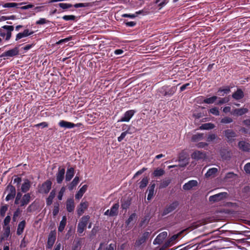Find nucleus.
Instances as JSON below:
<instances>
[{
	"label": "nucleus",
	"mask_w": 250,
	"mask_h": 250,
	"mask_svg": "<svg viewBox=\"0 0 250 250\" xmlns=\"http://www.w3.org/2000/svg\"><path fill=\"white\" fill-rule=\"evenodd\" d=\"M31 194L27 193L22 196V194L18 192L16 196L15 204L20 205V207L26 206L29 203L31 200Z\"/></svg>",
	"instance_id": "nucleus-1"
},
{
	"label": "nucleus",
	"mask_w": 250,
	"mask_h": 250,
	"mask_svg": "<svg viewBox=\"0 0 250 250\" xmlns=\"http://www.w3.org/2000/svg\"><path fill=\"white\" fill-rule=\"evenodd\" d=\"M14 27L12 25H4L0 28V37L5 41H8L11 38L12 32Z\"/></svg>",
	"instance_id": "nucleus-2"
},
{
	"label": "nucleus",
	"mask_w": 250,
	"mask_h": 250,
	"mask_svg": "<svg viewBox=\"0 0 250 250\" xmlns=\"http://www.w3.org/2000/svg\"><path fill=\"white\" fill-rule=\"evenodd\" d=\"M90 219L89 215L82 217L78 224L77 232L79 234H82L85 229L88 222Z\"/></svg>",
	"instance_id": "nucleus-3"
},
{
	"label": "nucleus",
	"mask_w": 250,
	"mask_h": 250,
	"mask_svg": "<svg viewBox=\"0 0 250 250\" xmlns=\"http://www.w3.org/2000/svg\"><path fill=\"white\" fill-rule=\"evenodd\" d=\"M176 91V88L175 86L169 87L168 86H164L159 89V92L163 96H171Z\"/></svg>",
	"instance_id": "nucleus-4"
},
{
	"label": "nucleus",
	"mask_w": 250,
	"mask_h": 250,
	"mask_svg": "<svg viewBox=\"0 0 250 250\" xmlns=\"http://www.w3.org/2000/svg\"><path fill=\"white\" fill-rule=\"evenodd\" d=\"M52 182L50 180H47L39 186L38 191L42 194H47L51 188Z\"/></svg>",
	"instance_id": "nucleus-5"
},
{
	"label": "nucleus",
	"mask_w": 250,
	"mask_h": 250,
	"mask_svg": "<svg viewBox=\"0 0 250 250\" xmlns=\"http://www.w3.org/2000/svg\"><path fill=\"white\" fill-rule=\"evenodd\" d=\"M179 202L178 201H174L171 204L167 206L164 209L162 215V216H165L167 214L174 211L179 206Z\"/></svg>",
	"instance_id": "nucleus-6"
},
{
	"label": "nucleus",
	"mask_w": 250,
	"mask_h": 250,
	"mask_svg": "<svg viewBox=\"0 0 250 250\" xmlns=\"http://www.w3.org/2000/svg\"><path fill=\"white\" fill-rule=\"evenodd\" d=\"M6 191L8 192L5 200L6 201L12 200L16 195V191L15 188L12 185H9L6 188Z\"/></svg>",
	"instance_id": "nucleus-7"
},
{
	"label": "nucleus",
	"mask_w": 250,
	"mask_h": 250,
	"mask_svg": "<svg viewBox=\"0 0 250 250\" xmlns=\"http://www.w3.org/2000/svg\"><path fill=\"white\" fill-rule=\"evenodd\" d=\"M228 193L227 192H221L215 195L210 196L209 198L210 201L217 202L227 198Z\"/></svg>",
	"instance_id": "nucleus-8"
},
{
	"label": "nucleus",
	"mask_w": 250,
	"mask_h": 250,
	"mask_svg": "<svg viewBox=\"0 0 250 250\" xmlns=\"http://www.w3.org/2000/svg\"><path fill=\"white\" fill-rule=\"evenodd\" d=\"M182 231H181L177 234H174L168 239L165 243V247H169L173 245L177 241L178 238L181 236Z\"/></svg>",
	"instance_id": "nucleus-9"
},
{
	"label": "nucleus",
	"mask_w": 250,
	"mask_h": 250,
	"mask_svg": "<svg viewBox=\"0 0 250 250\" xmlns=\"http://www.w3.org/2000/svg\"><path fill=\"white\" fill-rule=\"evenodd\" d=\"M56 240V233L55 231H51L48 235L46 248L51 249Z\"/></svg>",
	"instance_id": "nucleus-10"
},
{
	"label": "nucleus",
	"mask_w": 250,
	"mask_h": 250,
	"mask_svg": "<svg viewBox=\"0 0 250 250\" xmlns=\"http://www.w3.org/2000/svg\"><path fill=\"white\" fill-rule=\"evenodd\" d=\"M34 31L28 29H24L23 32H20L16 35L15 41H18L23 38L29 36L34 33Z\"/></svg>",
	"instance_id": "nucleus-11"
},
{
	"label": "nucleus",
	"mask_w": 250,
	"mask_h": 250,
	"mask_svg": "<svg viewBox=\"0 0 250 250\" xmlns=\"http://www.w3.org/2000/svg\"><path fill=\"white\" fill-rule=\"evenodd\" d=\"M19 52V48L16 47L12 49L9 50L3 53L0 57H14L18 55Z\"/></svg>",
	"instance_id": "nucleus-12"
},
{
	"label": "nucleus",
	"mask_w": 250,
	"mask_h": 250,
	"mask_svg": "<svg viewBox=\"0 0 250 250\" xmlns=\"http://www.w3.org/2000/svg\"><path fill=\"white\" fill-rule=\"evenodd\" d=\"M135 113V111L133 110H129L126 111L124 114L123 116L119 120H118V122H129Z\"/></svg>",
	"instance_id": "nucleus-13"
},
{
	"label": "nucleus",
	"mask_w": 250,
	"mask_h": 250,
	"mask_svg": "<svg viewBox=\"0 0 250 250\" xmlns=\"http://www.w3.org/2000/svg\"><path fill=\"white\" fill-rule=\"evenodd\" d=\"M198 183L197 180H190L183 186V189L184 190H189L192 189L198 186Z\"/></svg>",
	"instance_id": "nucleus-14"
},
{
	"label": "nucleus",
	"mask_w": 250,
	"mask_h": 250,
	"mask_svg": "<svg viewBox=\"0 0 250 250\" xmlns=\"http://www.w3.org/2000/svg\"><path fill=\"white\" fill-rule=\"evenodd\" d=\"M207 157L205 152L196 150L191 154V158L196 160L205 159Z\"/></svg>",
	"instance_id": "nucleus-15"
},
{
	"label": "nucleus",
	"mask_w": 250,
	"mask_h": 250,
	"mask_svg": "<svg viewBox=\"0 0 250 250\" xmlns=\"http://www.w3.org/2000/svg\"><path fill=\"white\" fill-rule=\"evenodd\" d=\"M65 173V169L64 168H59L58 171L56 174V180L58 184H61L62 182Z\"/></svg>",
	"instance_id": "nucleus-16"
},
{
	"label": "nucleus",
	"mask_w": 250,
	"mask_h": 250,
	"mask_svg": "<svg viewBox=\"0 0 250 250\" xmlns=\"http://www.w3.org/2000/svg\"><path fill=\"white\" fill-rule=\"evenodd\" d=\"M167 233L166 231H163L160 233L155 238L154 243H161L163 240L167 237Z\"/></svg>",
	"instance_id": "nucleus-17"
},
{
	"label": "nucleus",
	"mask_w": 250,
	"mask_h": 250,
	"mask_svg": "<svg viewBox=\"0 0 250 250\" xmlns=\"http://www.w3.org/2000/svg\"><path fill=\"white\" fill-rule=\"evenodd\" d=\"M66 208L67 210L69 212L73 211L75 208V205L74 200L73 199L70 198L67 200L66 203Z\"/></svg>",
	"instance_id": "nucleus-18"
},
{
	"label": "nucleus",
	"mask_w": 250,
	"mask_h": 250,
	"mask_svg": "<svg viewBox=\"0 0 250 250\" xmlns=\"http://www.w3.org/2000/svg\"><path fill=\"white\" fill-rule=\"evenodd\" d=\"M31 187V183L28 179L24 180V182L22 183L21 186V191L23 193L27 192Z\"/></svg>",
	"instance_id": "nucleus-19"
},
{
	"label": "nucleus",
	"mask_w": 250,
	"mask_h": 250,
	"mask_svg": "<svg viewBox=\"0 0 250 250\" xmlns=\"http://www.w3.org/2000/svg\"><path fill=\"white\" fill-rule=\"evenodd\" d=\"M238 146L240 149L244 151H250V144L244 141H240L238 143Z\"/></svg>",
	"instance_id": "nucleus-20"
},
{
	"label": "nucleus",
	"mask_w": 250,
	"mask_h": 250,
	"mask_svg": "<svg viewBox=\"0 0 250 250\" xmlns=\"http://www.w3.org/2000/svg\"><path fill=\"white\" fill-rule=\"evenodd\" d=\"M3 229L4 232L1 236V240H7L10 234V227H3Z\"/></svg>",
	"instance_id": "nucleus-21"
},
{
	"label": "nucleus",
	"mask_w": 250,
	"mask_h": 250,
	"mask_svg": "<svg viewBox=\"0 0 250 250\" xmlns=\"http://www.w3.org/2000/svg\"><path fill=\"white\" fill-rule=\"evenodd\" d=\"M244 96V92L241 89H238L232 95V97L236 100H239L242 99Z\"/></svg>",
	"instance_id": "nucleus-22"
},
{
	"label": "nucleus",
	"mask_w": 250,
	"mask_h": 250,
	"mask_svg": "<svg viewBox=\"0 0 250 250\" xmlns=\"http://www.w3.org/2000/svg\"><path fill=\"white\" fill-rule=\"evenodd\" d=\"M88 207L87 202H82L80 205V207L77 209V213L79 216L82 215L85 209Z\"/></svg>",
	"instance_id": "nucleus-23"
},
{
	"label": "nucleus",
	"mask_w": 250,
	"mask_h": 250,
	"mask_svg": "<svg viewBox=\"0 0 250 250\" xmlns=\"http://www.w3.org/2000/svg\"><path fill=\"white\" fill-rule=\"evenodd\" d=\"M248 112V109L247 108H241L235 109L232 112V114L237 116H242Z\"/></svg>",
	"instance_id": "nucleus-24"
},
{
	"label": "nucleus",
	"mask_w": 250,
	"mask_h": 250,
	"mask_svg": "<svg viewBox=\"0 0 250 250\" xmlns=\"http://www.w3.org/2000/svg\"><path fill=\"white\" fill-rule=\"evenodd\" d=\"M59 125L61 127L72 128H73V123L64 120H61L59 122Z\"/></svg>",
	"instance_id": "nucleus-25"
},
{
	"label": "nucleus",
	"mask_w": 250,
	"mask_h": 250,
	"mask_svg": "<svg viewBox=\"0 0 250 250\" xmlns=\"http://www.w3.org/2000/svg\"><path fill=\"white\" fill-rule=\"evenodd\" d=\"M74 175V169L73 167L68 168L66 171L65 180L66 181H69L71 180Z\"/></svg>",
	"instance_id": "nucleus-26"
},
{
	"label": "nucleus",
	"mask_w": 250,
	"mask_h": 250,
	"mask_svg": "<svg viewBox=\"0 0 250 250\" xmlns=\"http://www.w3.org/2000/svg\"><path fill=\"white\" fill-rule=\"evenodd\" d=\"M119 208V204L116 203L114 204L111 208L110 209V216H114L117 215L118 213V209Z\"/></svg>",
	"instance_id": "nucleus-27"
},
{
	"label": "nucleus",
	"mask_w": 250,
	"mask_h": 250,
	"mask_svg": "<svg viewBox=\"0 0 250 250\" xmlns=\"http://www.w3.org/2000/svg\"><path fill=\"white\" fill-rule=\"evenodd\" d=\"M155 187V184H154V183L151 184L150 185V186L148 187V193L147 197V199L148 200H150L152 198V197L154 195Z\"/></svg>",
	"instance_id": "nucleus-28"
},
{
	"label": "nucleus",
	"mask_w": 250,
	"mask_h": 250,
	"mask_svg": "<svg viewBox=\"0 0 250 250\" xmlns=\"http://www.w3.org/2000/svg\"><path fill=\"white\" fill-rule=\"evenodd\" d=\"M25 224L26 222L25 220L21 221L19 224L17 230V234L18 235H20L23 233L24 228L25 227Z\"/></svg>",
	"instance_id": "nucleus-29"
},
{
	"label": "nucleus",
	"mask_w": 250,
	"mask_h": 250,
	"mask_svg": "<svg viewBox=\"0 0 250 250\" xmlns=\"http://www.w3.org/2000/svg\"><path fill=\"white\" fill-rule=\"evenodd\" d=\"M87 189V186L83 185L75 195L76 199H79L82 197L84 193Z\"/></svg>",
	"instance_id": "nucleus-30"
},
{
	"label": "nucleus",
	"mask_w": 250,
	"mask_h": 250,
	"mask_svg": "<svg viewBox=\"0 0 250 250\" xmlns=\"http://www.w3.org/2000/svg\"><path fill=\"white\" fill-rule=\"evenodd\" d=\"M55 195L56 191L54 189H53L50 192L49 196L46 200V203L47 206H50L52 204L53 200L54 198Z\"/></svg>",
	"instance_id": "nucleus-31"
},
{
	"label": "nucleus",
	"mask_w": 250,
	"mask_h": 250,
	"mask_svg": "<svg viewBox=\"0 0 250 250\" xmlns=\"http://www.w3.org/2000/svg\"><path fill=\"white\" fill-rule=\"evenodd\" d=\"M171 179L170 178H166L163 180L159 185V188H164L167 187L171 183Z\"/></svg>",
	"instance_id": "nucleus-32"
},
{
	"label": "nucleus",
	"mask_w": 250,
	"mask_h": 250,
	"mask_svg": "<svg viewBox=\"0 0 250 250\" xmlns=\"http://www.w3.org/2000/svg\"><path fill=\"white\" fill-rule=\"evenodd\" d=\"M67 219L65 216L62 217V220L60 223L59 226L58 227V231L59 232H62L64 229V228L66 224Z\"/></svg>",
	"instance_id": "nucleus-33"
},
{
	"label": "nucleus",
	"mask_w": 250,
	"mask_h": 250,
	"mask_svg": "<svg viewBox=\"0 0 250 250\" xmlns=\"http://www.w3.org/2000/svg\"><path fill=\"white\" fill-rule=\"evenodd\" d=\"M148 235L149 232H145L143 234L142 236L136 241V245L139 246L144 243L146 241V239Z\"/></svg>",
	"instance_id": "nucleus-34"
},
{
	"label": "nucleus",
	"mask_w": 250,
	"mask_h": 250,
	"mask_svg": "<svg viewBox=\"0 0 250 250\" xmlns=\"http://www.w3.org/2000/svg\"><path fill=\"white\" fill-rule=\"evenodd\" d=\"M225 135L229 140H231L236 136V134L233 130L228 129L225 131Z\"/></svg>",
	"instance_id": "nucleus-35"
},
{
	"label": "nucleus",
	"mask_w": 250,
	"mask_h": 250,
	"mask_svg": "<svg viewBox=\"0 0 250 250\" xmlns=\"http://www.w3.org/2000/svg\"><path fill=\"white\" fill-rule=\"evenodd\" d=\"M143 12V10H139L136 12L134 14H124L122 17L123 18H129L130 19H134L137 17L139 14H142Z\"/></svg>",
	"instance_id": "nucleus-36"
},
{
	"label": "nucleus",
	"mask_w": 250,
	"mask_h": 250,
	"mask_svg": "<svg viewBox=\"0 0 250 250\" xmlns=\"http://www.w3.org/2000/svg\"><path fill=\"white\" fill-rule=\"evenodd\" d=\"M230 92V88L229 86H227L225 88H220L217 92L220 96H224L225 94H227Z\"/></svg>",
	"instance_id": "nucleus-37"
},
{
	"label": "nucleus",
	"mask_w": 250,
	"mask_h": 250,
	"mask_svg": "<svg viewBox=\"0 0 250 250\" xmlns=\"http://www.w3.org/2000/svg\"><path fill=\"white\" fill-rule=\"evenodd\" d=\"M79 182V178L78 176H76L73 181L68 186V189L69 190H72L73 188L77 185Z\"/></svg>",
	"instance_id": "nucleus-38"
},
{
	"label": "nucleus",
	"mask_w": 250,
	"mask_h": 250,
	"mask_svg": "<svg viewBox=\"0 0 250 250\" xmlns=\"http://www.w3.org/2000/svg\"><path fill=\"white\" fill-rule=\"evenodd\" d=\"M217 171L218 169L217 168L213 167L209 168L205 174V176L207 178L210 177L216 174Z\"/></svg>",
	"instance_id": "nucleus-39"
},
{
	"label": "nucleus",
	"mask_w": 250,
	"mask_h": 250,
	"mask_svg": "<svg viewBox=\"0 0 250 250\" xmlns=\"http://www.w3.org/2000/svg\"><path fill=\"white\" fill-rule=\"evenodd\" d=\"M148 183V178L145 177L142 179V180L139 183V188L143 189L146 187Z\"/></svg>",
	"instance_id": "nucleus-40"
},
{
	"label": "nucleus",
	"mask_w": 250,
	"mask_h": 250,
	"mask_svg": "<svg viewBox=\"0 0 250 250\" xmlns=\"http://www.w3.org/2000/svg\"><path fill=\"white\" fill-rule=\"evenodd\" d=\"M214 127V125L212 123H206L202 125L200 128L202 130L211 129Z\"/></svg>",
	"instance_id": "nucleus-41"
},
{
	"label": "nucleus",
	"mask_w": 250,
	"mask_h": 250,
	"mask_svg": "<svg viewBox=\"0 0 250 250\" xmlns=\"http://www.w3.org/2000/svg\"><path fill=\"white\" fill-rule=\"evenodd\" d=\"M217 99L218 97L217 96H213L211 97L205 99L203 101V103L207 104H211L214 103Z\"/></svg>",
	"instance_id": "nucleus-42"
},
{
	"label": "nucleus",
	"mask_w": 250,
	"mask_h": 250,
	"mask_svg": "<svg viewBox=\"0 0 250 250\" xmlns=\"http://www.w3.org/2000/svg\"><path fill=\"white\" fill-rule=\"evenodd\" d=\"M165 174V170L161 168H157L153 172V175L155 177H159Z\"/></svg>",
	"instance_id": "nucleus-43"
},
{
	"label": "nucleus",
	"mask_w": 250,
	"mask_h": 250,
	"mask_svg": "<svg viewBox=\"0 0 250 250\" xmlns=\"http://www.w3.org/2000/svg\"><path fill=\"white\" fill-rule=\"evenodd\" d=\"M56 7L59 6L62 9H67L70 8L73 6V5L70 3H60L58 4L55 5Z\"/></svg>",
	"instance_id": "nucleus-44"
},
{
	"label": "nucleus",
	"mask_w": 250,
	"mask_h": 250,
	"mask_svg": "<svg viewBox=\"0 0 250 250\" xmlns=\"http://www.w3.org/2000/svg\"><path fill=\"white\" fill-rule=\"evenodd\" d=\"M21 3H17L15 2H8L3 5V7L4 8H12L16 7L18 8L19 5H21Z\"/></svg>",
	"instance_id": "nucleus-45"
},
{
	"label": "nucleus",
	"mask_w": 250,
	"mask_h": 250,
	"mask_svg": "<svg viewBox=\"0 0 250 250\" xmlns=\"http://www.w3.org/2000/svg\"><path fill=\"white\" fill-rule=\"evenodd\" d=\"M203 134H197L192 136L191 140L193 142H197L203 139Z\"/></svg>",
	"instance_id": "nucleus-46"
},
{
	"label": "nucleus",
	"mask_w": 250,
	"mask_h": 250,
	"mask_svg": "<svg viewBox=\"0 0 250 250\" xmlns=\"http://www.w3.org/2000/svg\"><path fill=\"white\" fill-rule=\"evenodd\" d=\"M90 6H91V4L89 3H79L73 5L76 8L89 7Z\"/></svg>",
	"instance_id": "nucleus-47"
},
{
	"label": "nucleus",
	"mask_w": 250,
	"mask_h": 250,
	"mask_svg": "<svg viewBox=\"0 0 250 250\" xmlns=\"http://www.w3.org/2000/svg\"><path fill=\"white\" fill-rule=\"evenodd\" d=\"M59 212V204L58 203H55L54 208L53 210L52 214L53 216L55 217Z\"/></svg>",
	"instance_id": "nucleus-48"
},
{
	"label": "nucleus",
	"mask_w": 250,
	"mask_h": 250,
	"mask_svg": "<svg viewBox=\"0 0 250 250\" xmlns=\"http://www.w3.org/2000/svg\"><path fill=\"white\" fill-rule=\"evenodd\" d=\"M8 209V206L7 205L2 206L0 208V214L2 217H4L5 215V213Z\"/></svg>",
	"instance_id": "nucleus-49"
},
{
	"label": "nucleus",
	"mask_w": 250,
	"mask_h": 250,
	"mask_svg": "<svg viewBox=\"0 0 250 250\" xmlns=\"http://www.w3.org/2000/svg\"><path fill=\"white\" fill-rule=\"evenodd\" d=\"M219 100L217 103V104H224L227 103L229 101V99L228 98H218Z\"/></svg>",
	"instance_id": "nucleus-50"
},
{
	"label": "nucleus",
	"mask_w": 250,
	"mask_h": 250,
	"mask_svg": "<svg viewBox=\"0 0 250 250\" xmlns=\"http://www.w3.org/2000/svg\"><path fill=\"white\" fill-rule=\"evenodd\" d=\"M127 134H130V132L127 131H125L124 132H122L121 135L118 137V141L119 142H121L125 138Z\"/></svg>",
	"instance_id": "nucleus-51"
},
{
	"label": "nucleus",
	"mask_w": 250,
	"mask_h": 250,
	"mask_svg": "<svg viewBox=\"0 0 250 250\" xmlns=\"http://www.w3.org/2000/svg\"><path fill=\"white\" fill-rule=\"evenodd\" d=\"M62 18L66 21H74L76 19V16L74 15H65Z\"/></svg>",
	"instance_id": "nucleus-52"
},
{
	"label": "nucleus",
	"mask_w": 250,
	"mask_h": 250,
	"mask_svg": "<svg viewBox=\"0 0 250 250\" xmlns=\"http://www.w3.org/2000/svg\"><path fill=\"white\" fill-rule=\"evenodd\" d=\"M65 187H62L59 192V194H58V199L59 200H62V196L63 195V194L65 192Z\"/></svg>",
	"instance_id": "nucleus-53"
},
{
	"label": "nucleus",
	"mask_w": 250,
	"mask_h": 250,
	"mask_svg": "<svg viewBox=\"0 0 250 250\" xmlns=\"http://www.w3.org/2000/svg\"><path fill=\"white\" fill-rule=\"evenodd\" d=\"M233 121L232 118L229 117H225L221 119V123L223 124L230 123Z\"/></svg>",
	"instance_id": "nucleus-54"
},
{
	"label": "nucleus",
	"mask_w": 250,
	"mask_h": 250,
	"mask_svg": "<svg viewBox=\"0 0 250 250\" xmlns=\"http://www.w3.org/2000/svg\"><path fill=\"white\" fill-rule=\"evenodd\" d=\"M218 139L217 135L214 134H210L208 136L207 141L208 142L213 141Z\"/></svg>",
	"instance_id": "nucleus-55"
},
{
	"label": "nucleus",
	"mask_w": 250,
	"mask_h": 250,
	"mask_svg": "<svg viewBox=\"0 0 250 250\" xmlns=\"http://www.w3.org/2000/svg\"><path fill=\"white\" fill-rule=\"evenodd\" d=\"M209 112L216 116H218L219 115V111L218 108L216 107L210 109Z\"/></svg>",
	"instance_id": "nucleus-56"
},
{
	"label": "nucleus",
	"mask_w": 250,
	"mask_h": 250,
	"mask_svg": "<svg viewBox=\"0 0 250 250\" xmlns=\"http://www.w3.org/2000/svg\"><path fill=\"white\" fill-rule=\"evenodd\" d=\"M130 205V202L128 201H126L122 203L121 207L123 209H126L129 208Z\"/></svg>",
	"instance_id": "nucleus-57"
},
{
	"label": "nucleus",
	"mask_w": 250,
	"mask_h": 250,
	"mask_svg": "<svg viewBox=\"0 0 250 250\" xmlns=\"http://www.w3.org/2000/svg\"><path fill=\"white\" fill-rule=\"evenodd\" d=\"M11 220V217L9 215H7L4 219L3 223L4 225L3 227L10 226L9 224Z\"/></svg>",
	"instance_id": "nucleus-58"
},
{
	"label": "nucleus",
	"mask_w": 250,
	"mask_h": 250,
	"mask_svg": "<svg viewBox=\"0 0 250 250\" xmlns=\"http://www.w3.org/2000/svg\"><path fill=\"white\" fill-rule=\"evenodd\" d=\"M190 85V83H187L185 84H183L181 87H180V91H184L185 89L189 88H190L191 87H192V85L191 86H189Z\"/></svg>",
	"instance_id": "nucleus-59"
},
{
	"label": "nucleus",
	"mask_w": 250,
	"mask_h": 250,
	"mask_svg": "<svg viewBox=\"0 0 250 250\" xmlns=\"http://www.w3.org/2000/svg\"><path fill=\"white\" fill-rule=\"evenodd\" d=\"M235 176H236V174H235L233 172H229L226 174V175L225 177V179H228L233 178Z\"/></svg>",
	"instance_id": "nucleus-60"
},
{
	"label": "nucleus",
	"mask_w": 250,
	"mask_h": 250,
	"mask_svg": "<svg viewBox=\"0 0 250 250\" xmlns=\"http://www.w3.org/2000/svg\"><path fill=\"white\" fill-rule=\"evenodd\" d=\"M47 22H48V21L46 20L45 19L41 18L40 20H39L36 22V23L37 24H43L47 23Z\"/></svg>",
	"instance_id": "nucleus-61"
},
{
	"label": "nucleus",
	"mask_w": 250,
	"mask_h": 250,
	"mask_svg": "<svg viewBox=\"0 0 250 250\" xmlns=\"http://www.w3.org/2000/svg\"><path fill=\"white\" fill-rule=\"evenodd\" d=\"M135 216L136 215L135 213H132L131 215H130V216L126 221V223L127 225H128L130 224V223L133 221V219L135 217Z\"/></svg>",
	"instance_id": "nucleus-62"
},
{
	"label": "nucleus",
	"mask_w": 250,
	"mask_h": 250,
	"mask_svg": "<svg viewBox=\"0 0 250 250\" xmlns=\"http://www.w3.org/2000/svg\"><path fill=\"white\" fill-rule=\"evenodd\" d=\"M244 170L248 174H250V163L246 164L244 167Z\"/></svg>",
	"instance_id": "nucleus-63"
},
{
	"label": "nucleus",
	"mask_w": 250,
	"mask_h": 250,
	"mask_svg": "<svg viewBox=\"0 0 250 250\" xmlns=\"http://www.w3.org/2000/svg\"><path fill=\"white\" fill-rule=\"evenodd\" d=\"M116 249V244H110L108 246L106 247L105 250H115Z\"/></svg>",
	"instance_id": "nucleus-64"
}]
</instances>
